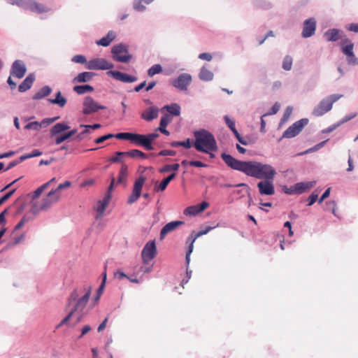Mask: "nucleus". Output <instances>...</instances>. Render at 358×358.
I'll return each instance as SVG.
<instances>
[{"label": "nucleus", "instance_id": "61", "mask_svg": "<svg viewBox=\"0 0 358 358\" xmlns=\"http://www.w3.org/2000/svg\"><path fill=\"white\" fill-rule=\"evenodd\" d=\"M68 138H69V137L67 133H66L60 136L57 137L55 139V143L57 145L61 144L62 142H64V141H66Z\"/></svg>", "mask_w": 358, "mask_h": 358}, {"label": "nucleus", "instance_id": "46", "mask_svg": "<svg viewBox=\"0 0 358 358\" xmlns=\"http://www.w3.org/2000/svg\"><path fill=\"white\" fill-rule=\"evenodd\" d=\"M180 168L179 164H167L165 165L161 170V173L164 172H169V171H178Z\"/></svg>", "mask_w": 358, "mask_h": 358}, {"label": "nucleus", "instance_id": "52", "mask_svg": "<svg viewBox=\"0 0 358 358\" xmlns=\"http://www.w3.org/2000/svg\"><path fill=\"white\" fill-rule=\"evenodd\" d=\"M113 137L115 138V135L108 134H106V135H104V136L97 138L96 139H95L94 142L97 144L102 143L105 141L110 139Z\"/></svg>", "mask_w": 358, "mask_h": 358}, {"label": "nucleus", "instance_id": "25", "mask_svg": "<svg viewBox=\"0 0 358 358\" xmlns=\"http://www.w3.org/2000/svg\"><path fill=\"white\" fill-rule=\"evenodd\" d=\"M315 183V181L298 182L294 185V191L296 193L301 194L314 187Z\"/></svg>", "mask_w": 358, "mask_h": 358}, {"label": "nucleus", "instance_id": "11", "mask_svg": "<svg viewBox=\"0 0 358 358\" xmlns=\"http://www.w3.org/2000/svg\"><path fill=\"white\" fill-rule=\"evenodd\" d=\"M157 255V248L155 241H149L144 246L141 257L145 264H148Z\"/></svg>", "mask_w": 358, "mask_h": 358}, {"label": "nucleus", "instance_id": "40", "mask_svg": "<svg viewBox=\"0 0 358 358\" xmlns=\"http://www.w3.org/2000/svg\"><path fill=\"white\" fill-rule=\"evenodd\" d=\"M163 71L162 66L160 64H155L150 67L148 71V75L150 77L154 76L155 74L162 73Z\"/></svg>", "mask_w": 358, "mask_h": 358}, {"label": "nucleus", "instance_id": "55", "mask_svg": "<svg viewBox=\"0 0 358 358\" xmlns=\"http://www.w3.org/2000/svg\"><path fill=\"white\" fill-rule=\"evenodd\" d=\"M15 190H16V189H13L10 190V192H8V193H6L3 196L0 198V206L1 204H3L4 202H6L8 199H10L12 196V195L14 194Z\"/></svg>", "mask_w": 358, "mask_h": 358}, {"label": "nucleus", "instance_id": "62", "mask_svg": "<svg viewBox=\"0 0 358 358\" xmlns=\"http://www.w3.org/2000/svg\"><path fill=\"white\" fill-rule=\"evenodd\" d=\"M346 29L348 31H352V32H355V33H358V24H357V23L349 24L346 27Z\"/></svg>", "mask_w": 358, "mask_h": 358}, {"label": "nucleus", "instance_id": "22", "mask_svg": "<svg viewBox=\"0 0 358 358\" xmlns=\"http://www.w3.org/2000/svg\"><path fill=\"white\" fill-rule=\"evenodd\" d=\"M159 110L157 107L151 106L147 108L142 114L141 118L146 121H152L158 116Z\"/></svg>", "mask_w": 358, "mask_h": 358}, {"label": "nucleus", "instance_id": "2", "mask_svg": "<svg viewBox=\"0 0 358 358\" xmlns=\"http://www.w3.org/2000/svg\"><path fill=\"white\" fill-rule=\"evenodd\" d=\"M90 295V287L85 288V294L80 298V291L78 289H75L71 293L67 303L68 306H70L72 303L74 302L75 304L73 308L71 309L68 315L65 317L59 324H57V328H60L63 325L66 324L69 320L73 317V315H76L77 317L76 323L79 322L83 316V310L85 309L89 301Z\"/></svg>", "mask_w": 358, "mask_h": 358}, {"label": "nucleus", "instance_id": "21", "mask_svg": "<svg viewBox=\"0 0 358 358\" xmlns=\"http://www.w3.org/2000/svg\"><path fill=\"white\" fill-rule=\"evenodd\" d=\"M324 36L328 41H337L340 38H343V31L338 29H331L324 33Z\"/></svg>", "mask_w": 358, "mask_h": 358}, {"label": "nucleus", "instance_id": "45", "mask_svg": "<svg viewBox=\"0 0 358 358\" xmlns=\"http://www.w3.org/2000/svg\"><path fill=\"white\" fill-rule=\"evenodd\" d=\"M41 127H42V124L37 121L31 122L24 126V129H27V130L32 129V130L38 131Z\"/></svg>", "mask_w": 358, "mask_h": 358}, {"label": "nucleus", "instance_id": "17", "mask_svg": "<svg viewBox=\"0 0 358 358\" xmlns=\"http://www.w3.org/2000/svg\"><path fill=\"white\" fill-rule=\"evenodd\" d=\"M107 74L113 77L114 79L125 83H134L138 80L136 76H130L117 71H109Z\"/></svg>", "mask_w": 358, "mask_h": 358}, {"label": "nucleus", "instance_id": "53", "mask_svg": "<svg viewBox=\"0 0 358 358\" xmlns=\"http://www.w3.org/2000/svg\"><path fill=\"white\" fill-rule=\"evenodd\" d=\"M72 62L75 63H79V64H85L87 62L86 60V58L81 55H77L73 57Z\"/></svg>", "mask_w": 358, "mask_h": 358}, {"label": "nucleus", "instance_id": "31", "mask_svg": "<svg viewBox=\"0 0 358 358\" xmlns=\"http://www.w3.org/2000/svg\"><path fill=\"white\" fill-rule=\"evenodd\" d=\"M48 101L51 103L58 105L59 107L63 108L66 104V99L62 95V92L59 91L57 92L55 99H49Z\"/></svg>", "mask_w": 358, "mask_h": 358}, {"label": "nucleus", "instance_id": "23", "mask_svg": "<svg viewBox=\"0 0 358 358\" xmlns=\"http://www.w3.org/2000/svg\"><path fill=\"white\" fill-rule=\"evenodd\" d=\"M29 10L38 14H42L48 12L50 8L44 4L38 3L34 0H31Z\"/></svg>", "mask_w": 358, "mask_h": 358}, {"label": "nucleus", "instance_id": "63", "mask_svg": "<svg viewBox=\"0 0 358 358\" xmlns=\"http://www.w3.org/2000/svg\"><path fill=\"white\" fill-rule=\"evenodd\" d=\"M189 164L192 166L195 167H206L207 165L200 161H191L189 162Z\"/></svg>", "mask_w": 358, "mask_h": 358}, {"label": "nucleus", "instance_id": "34", "mask_svg": "<svg viewBox=\"0 0 358 358\" xmlns=\"http://www.w3.org/2000/svg\"><path fill=\"white\" fill-rule=\"evenodd\" d=\"M52 92V89L49 86L43 87L33 96L34 99L38 100L48 96Z\"/></svg>", "mask_w": 358, "mask_h": 358}, {"label": "nucleus", "instance_id": "54", "mask_svg": "<svg viewBox=\"0 0 358 358\" xmlns=\"http://www.w3.org/2000/svg\"><path fill=\"white\" fill-rule=\"evenodd\" d=\"M143 0H136L134 3V9L138 12L143 11L145 9V7L143 5Z\"/></svg>", "mask_w": 358, "mask_h": 358}, {"label": "nucleus", "instance_id": "14", "mask_svg": "<svg viewBox=\"0 0 358 358\" xmlns=\"http://www.w3.org/2000/svg\"><path fill=\"white\" fill-rule=\"evenodd\" d=\"M191 82L192 76L188 73H184L179 75L175 80H173L171 84L173 87L180 90L186 91Z\"/></svg>", "mask_w": 358, "mask_h": 358}, {"label": "nucleus", "instance_id": "27", "mask_svg": "<svg viewBox=\"0 0 358 358\" xmlns=\"http://www.w3.org/2000/svg\"><path fill=\"white\" fill-rule=\"evenodd\" d=\"M95 76V73L90 71H85L83 73H80L78 74L76 77H75L73 80V82L75 83H86L90 81L92 78Z\"/></svg>", "mask_w": 358, "mask_h": 358}, {"label": "nucleus", "instance_id": "37", "mask_svg": "<svg viewBox=\"0 0 358 358\" xmlns=\"http://www.w3.org/2000/svg\"><path fill=\"white\" fill-rule=\"evenodd\" d=\"M199 76L201 80L210 81L213 78V73L206 67H202Z\"/></svg>", "mask_w": 358, "mask_h": 358}, {"label": "nucleus", "instance_id": "9", "mask_svg": "<svg viewBox=\"0 0 358 358\" xmlns=\"http://www.w3.org/2000/svg\"><path fill=\"white\" fill-rule=\"evenodd\" d=\"M88 70H108L113 68V64L103 58H95L86 63Z\"/></svg>", "mask_w": 358, "mask_h": 358}, {"label": "nucleus", "instance_id": "26", "mask_svg": "<svg viewBox=\"0 0 358 358\" xmlns=\"http://www.w3.org/2000/svg\"><path fill=\"white\" fill-rule=\"evenodd\" d=\"M111 199V194L110 193H107L103 199L101 200V201H99L98 202V204H97V207H96V211L98 213V215L99 216H101L106 208H107L108 203H109V201Z\"/></svg>", "mask_w": 358, "mask_h": 358}, {"label": "nucleus", "instance_id": "48", "mask_svg": "<svg viewBox=\"0 0 358 358\" xmlns=\"http://www.w3.org/2000/svg\"><path fill=\"white\" fill-rule=\"evenodd\" d=\"M224 120L225 122V124L228 126V127L232 131L236 130L235 124V120L234 119L230 118L228 115H225L224 117Z\"/></svg>", "mask_w": 358, "mask_h": 358}, {"label": "nucleus", "instance_id": "8", "mask_svg": "<svg viewBox=\"0 0 358 358\" xmlns=\"http://www.w3.org/2000/svg\"><path fill=\"white\" fill-rule=\"evenodd\" d=\"M111 52L113 59L119 62L127 63L131 58V55L129 54L127 48L122 44L114 45Z\"/></svg>", "mask_w": 358, "mask_h": 358}, {"label": "nucleus", "instance_id": "51", "mask_svg": "<svg viewBox=\"0 0 358 358\" xmlns=\"http://www.w3.org/2000/svg\"><path fill=\"white\" fill-rule=\"evenodd\" d=\"M48 187V184H43L38 187L34 192L33 199H36Z\"/></svg>", "mask_w": 358, "mask_h": 358}, {"label": "nucleus", "instance_id": "50", "mask_svg": "<svg viewBox=\"0 0 358 358\" xmlns=\"http://www.w3.org/2000/svg\"><path fill=\"white\" fill-rule=\"evenodd\" d=\"M125 152H116L115 153V156L111 157L108 161L111 163H119L122 162V159L124 157H127L126 155H118L119 153H124Z\"/></svg>", "mask_w": 358, "mask_h": 358}, {"label": "nucleus", "instance_id": "38", "mask_svg": "<svg viewBox=\"0 0 358 358\" xmlns=\"http://www.w3.org/2000/svg\"><path fill=\"white\" fill-rule=\"evenodd\" d=\"M10 3L25 10H29L31 0H10Z\"/></svg>", "mask_w": 358, "mask_h": 358}, {"label": "nucleus", "instance_id": "12", "mask_svg": "<svg viewBox=\"0 0 358 358\" xmlns=\"http://www.w3.org/2000/svg\"><path fill=\"white\" fill-rule=\"evenodd\" d=\"M145 178L144 176H140L138 179L136 180L134 185L132 193L129 196L127 200L128 203H134L139 199L141 194L142 188L145 183Z\"/></svg>", "mask_w": 358, "mask_h": 358}, {"label": "nucleus", "instance_id": "58", "mask_svg": "<svg viewBox=\"0 0 358 358\" xmlns=\"http://www.w3.org/2000/svg\"><path fill=\"white\" fill-rule=\"evenodd\" d=\"M58 119H59V117H52V118H45V119L43 120L41 122V123L42 124V127H46V126L50 124L51 123L54 122L55 121H56Z\"/></svg>", "mask_w": 358, "mask_h": 358}, {"label": "nucleus", "instance_id": "47", "mask_svg": "<svg viewBox=\"0 0 358 358\" xmlns=\"http://www.w3.org/2000/svg\"><path fill=\"white\" fill-rule=\"evenodd\" d=\"M145 136H146L147 141H148V145H149L148 150H153V147L152 145V142L159 137V134L155 132V133H150V134H146Z\"/></svg>", "mask_w": 358, "mask_h": 358}, {"label": "nucleus", "instance_id": "4", "mask_svg": "<svg viewBox=\"0 0 358 358\" xmlns=\"http://www.w3.org/2000/svg\"><path fill=\"white\" fill-rule=\"evenodd\" d=\"M343 96L342 94H331L324 99L314 108L312 115L320 117L330 111L333 104Z\"/></svg>", "mask_w": 358, "mask_h": 358}, {"label": "nucleus", "instance_id": "36", "mask_svg": "<svg viewBox=\"0 0 358 358\" xmlns=\"http://www.w3.org/2000/svg\"><path fill=\"white\" fill-rule=\"evenodd\" d=\"M73 91L78 94H84L87 92H93L94 87L89 85H76L73 87Z\"/></svg>", "mask_w": 358, "mask_h": 358}, {"label": "nucleus", "instance_id": "20", "mask_svg": "<svg viewBox=\"0 0 358 358\" xmlns=\"http://www.w3.org/2000/svg\"><path fill=\"white\" fill-rule=\"evenodd\" d=\"M182 224H184V222L182 221H173L167 223L161 230L160 238H164L167 234L174 231L179 226H181Z\"/></svg>", "mask_w": 358, "mask_h": 358}, {"label": "nucleus", "instance_id": "35", "mask_svg": "<svg viewBox=\"0 0 358 358\" xmlns=\"http://www.w3.org/2000/svg\"><path fill=\"white\" fill-rule=\"evenodd\" d=\"M128 176V166L122 163L119 171L117 183H124L127 180Z\"/></svg>", "mask_w": 358, "mask_h": 358}, {"label": "nucleus", "instance_id": "7", "mask_svg": "<svg viewBox=\"0 0 358 358\" xmlns=\"http://www.w3.org/2000/svg\"><path fill=\"white\" fill-rule=\"evenodd\" d=\"M340 45L342 52L347 57L348 63L351 65H358V59L353 52L354 43L351 40L345 38L341 41Z\"/></svg>", "mask_w": 358, "mask_h": 358}, {"label": "nucleus", "instance_id": "59", "mask_svg": "<svg viewBox=\"0 0 358 358\" xmlns=\"http://www.w3.org/2000/svg\"><path fill=\"white\" fill-rule=\"evenodd\" d=\"M318 198V194L315 193V192H313L310 196L308 197V206H312L317 199Z\"/></svg>", "mask_w": 358, "mask_h": 358}, {"label": "nucleus", "instance_id": "29", "mask_svg": "<svg viewBox=\"0 0 358 358\" xmlns=\"http://www.w3.org/2000/svg\"><path fill=\"white\" fill-rule=\"evenodd\" d=\"M115 33L113 31H110L106 36L96 41V44L103 47H107L115 38Z\"/></svg>", "mask_w": 358, "mask_h": 358}, {"label": "nucleus", "instance_id": "56", "mask_svg": "<svg viewBox=\"0 0 358 358\" xmlns=\"http://www.w3.org/2000/svg\"><path fill=\"white\" fill-rule=\"evenodd\" d=\"M327 141V140L326 141H324L317 145H315L314 147L310 148L309 150H306L304 153H308V152H315V151H317L318 150H320V148H322L324 144L326 143V142Z\"/></svg>", "mask_w": 358, "mask_h": 358}, {"label": "nucleus", "instance_id": "5", "mask_svg": "<svg viewBox=\"0 0 358 358\" xmlns=\"http://www.w3.org/2000/svg\"><path fill=\"white\" fill-rule=\"evenodd\" d=\"M61 197V194H57L55 191L51 190L41 201L36 202L31 207V211L38 214L41 211L48 210L54 203H57Z\"/></svg>", "mask_w": 358, "mask_h": 358}, {"label": "nucleus", "instance_id": "49", "mask_svg": "<svg viewBox=\"0 0 358 358\" xmlns=\"http://www.w3.org/2000/svg\"><path fill=\"white\" fill-rule=\"evenodd\" d=\"M71 186V182L69 181H65L64 183L59 184L57 187L55 189H52V191H55L57 194H60V191L64 189L69 188Z\"/></svg>", "mask_w": 358, "mask_h": 358}, {"label": "nucleus", "instance_id": "41", "mask_svg": "<svg viewBox=\"0 0 358 358\" xmlns=\"http://www.w3.org/2000/svg\"><path fill=\"white\" fill-rule=\"evenodd\" d=\"M171 147L176 148L179 146H182L187 149L191 148L192 145L189 138L184 141H173L170 143Z\"/></svg>", "mask_w": 358, "mask_h": 358}, {"label": "nucleus", "instance_id": "32", "mask_svg": "<svg viewBox=\"0 0 358 358\" xmlns=\"http://www.w3.org/2000/svg\"><path fill=\"white\" fill-rule=\"evenodd\" d=\"M118 155H126L127 157H130L133 158H141V159H147L148 155L143 152L139 150H131L128 152H125L124 153H119Z\"/></svg>", "mask_w": 358, "mask_h": 358}, {"label": "nucleus", "instance_id": "6", "mask_svg": "<svg viewBox=\"0 0 358 358\" xmlns=\"http://www.w3.org/2000/svg\"><path fill=\"white\" fill-rule=\"evenodd\" d=\"M115 138L120 140H127L131 143L144 147L148 150V141H147L146 136L143 134H139L136 133L122 132L115 134Z\"/></svg>", "mask_w": 358, "mask_h": 358}, {"label": "nucleus", "instance_id": "60", "mask_svg": "<svg viewBox=\"0 0 358 358\" xmlns=\"http://www.w3.org/2000/svg\"><path fill=\"white\" fill-rule=\"evenodd\" d=\"M28 221L29 219L26 216H24L18 222V224L15 227V230H18L22 228Z\"/></svg>", "mask_w": 358, "mask_h": 358}, {"label": "nucleus", "instance_id": "24", "mask_svg": "<svg viewBox=\"0 0 358 358\" xmlns=\"http://www.w3.org/2000/svg\"><path fill=\"white\" fill-rule=\"evenodd\" d=\"M34 80L35 76L33 74L28 75L27 78L22 81V83L19 85V92H24L29 90L31 87Z\"/></svg>", "mask_w": 358, "mask_h": 358}, {"label": "nucleus", "instance_id": "13", "mask_svg": "<svg viewBox=\"0 0 358 358\" xmlns=\"http://www.w3.org/2000/svg\"><path fill=\"white\" fill-rule=\"evenodd\" d=\"M106 107L99 104L91 96H87L83 101V113L85 115H89L95 113L100 109H105Z\"/></svg>", "mask_w": 358, "mask_h": 358}, {"label": "nucleus", "instance_id": "16", "mask_svg": "<svg viewBox=\"0 0 358 358\" xmlns=\"http://www.w3.org/2000/svg\"><path fill=\"white\" fill-rule=\"evenodd\" d=\"M26 71L27 68L24 62L21 60H16L13 62L12 65L10 76L16 78L20 79L24 76Z\"/></svg>", "mask_w": 358, "mask_h": 358}, {"label": "nucleus", "instance_id": "44", "mask_svg": "<svg viewBox=\"0 0 358 358\" xmlns=\"http://www.w3.org/2000/svg\"><path fill=\"white\" fill-rule=\"evenodd\" d=\"M292 66V57L287 55L285 57L282 62V69L285 71L291 70Z\"/></svg>", "mask_w": 358, "mask_h": 358}, {"label": "nucleus", "instance_id": "39", "mask_svg": "<svg viewBox=\"0 0 358 358\" xmlns=\"http://www.w3.org/2000/svg\"><path fill=\"white\" fill-rule=\"evenodd\" d=\"M164 108L171 115L178 116L180 113V107L177 103H173L171 106H166Z\"/></svg>", "mask_w": 358, "mask_h": 358}, {"label": "nucleus", "instance_id": "15", "mask_svg": "<svg viewBox=\"0 0 358 358\" xmlns=\"http://www.w3.org/2000/svg\"><path fill=\"white\" fill-rule=\"evenodd\" d=\"M217 226H218V224H217ZM215 227H216V226L206 227L204 229L201 230L195 235H194V232L191 234L190 236L188 238V240H187L188 241L190 242V244H189V248H188V251L187 252V255H186V260H187V263L189 261V255L192 252L193 248H194L193 244H194V241H196V239L203 235L208 234L210 230L215 229Z\"/></svg>", "mask_w": 358, "mask_h": 358}, {"label": "nucleus", "instance_id": "43", "mask_svg": "<svg viewBox=\"0 0 358 358\" xmlns=\"http://www.w3.org/2000/svg\"><path fill=\"white\" fill-rule=\"evenodd\" d=\"M199 213H200V211H199V208L196 205L189 206L184 210L185 215H196Z\"/></svg>", "mask_w": 358, "mask_h": 358}, {"label": "nucleus", "instance_id": "42", "mask_svg": "<svg viewBox=\"0 0 358 358\" xmlns=\"http://www.w3.org/2000/svg\"><path fill=\"white\" fill-rule=\"evenodd\" d=\"M42 155V152L38 150H34L31 152L22 155L20 157V162H23L25 159H30L35 157H38Z\"/></svg>", "mask_w": 358, "mask_h": 358}, {"label": "nucleus", "instance_id": "18", "mask_svg": "<svg viewBox=\"0 0 358 358\" xmlns=\"http://www.w3.org/2000/svg\"><path fill=\"white\" fill-rule=\"evenodd\" d=\"M316 29V21L314 18L306 20L303 22L302 36L308 38L314 35Z\"/></svg>", "mask_w": 358, "mask_h": 358}, {"label": "nucleus", "instance_id": "19", "mask_svg": "<svg viewBox=\"0 0 358 358\" xmlns=\"http://www.w3.org/2000/svg\"><path fill=\"white\" fill-rule=\"evenodd\" d=\"M273 180H265L257 184L259 193L262 195H273L275 193L274 186L272 183Z\"/></svg>", "mask_w": 358, "mask_h": 358}, {"label": "nucleus", "instance_id": "10", "mask_svg": "<svg viewBox=\"0 0 358 358\" xmlns=\"http://www.w3.org/2000/svg\"><path fill=\"white\" fill-rule=\"evenodd\" d=\"M308 120L306 118L301 119L295 122L293 124L289 127L283 133L284 138H293L298 135L303 129V128L308 124Z\"/></svg>", "mask_w": 358, "mask_h": 358}, {"label": "nucleus", "instance_id": "3", "mask_svg": "<svg viewBox=\"0 0 358 358\" xmlns=\"http://www.w3.org/2000/svg\"><path fill=\"white\" fill-rule=\"evenodd\" d=\"M195 141L194 146L199 152L210 154V157H214L211 152L217 150V145L214 136L207 130L201 129L194 132Z\"/></svg>", "mask_w": 358, "mask_h": 358}, {"label": "nucleus", "instance_id": "57", "mask_svg": "<svg viewBox=\"0 0 358 358\" xmlns=\"http://www.w3.org/2000/svg\"><path fill=\"white\" fill-rule=\"evenodd\" d=\"M176 152L171 150H161L159 153V156H175Z\"/></svg>", "mask_w": 358, "mask_h": 358}, {"label": "nucleus", "instance_id": "30", "mask_svg": "<svg viewBox=\"0 0 358 358\" xmlns=\"http://www.w3.org/2000/svg\"><path fill=\"white\" fill-rule=\"evenodd\" d=\"M176 176V173H173L164 178L158 185L156 184L155 190L156 192H163L166 189L169 183L173 180Z\"/></svg>", "mask_w": 358, "mask_h": 358}, {"label": "nucleus", "instance_id": "28", "mask_svg": "<svg viewBox=\"0 0 358 358\" xmlns=\"http://www.w3.org/2000/svg\"><path fill=\"white\" fill-rule=\"evenodd\" d=\"M171 117L168 115H165L163 117H162L159 127L157 129H156V131H159L162 134L169 136L170 134V132L168 130H166V127L171 122Z\"/></svg>", "mask_w": 358, "mask_h": 358}, {"label": "nucleus", "instance_id": "64", "mask_svg": "<svg viewBox=\"0 0 358 358\" xmlns=\"http://www.w3.org/2000/svg\"><path fill=\"white\" fill-rule=\"evenodd\" d=\"M199 58L200 59H203V60H206V61H210L212 59V55L210 54V53H207V52H203V53H201L199 55Z\"/></svg>", "mask_w": 358, "mask_h": 358}, {"label": "nucleus", "instance_id": "1", "mask_svg": "<svg viewBox=\"0 0 358 358\" xmlns=\"http://www.w3.org/2000/svg\"><path fill=\"white\" fill-rule=\"evenodd\" d=\"M221 158L231 169L241 171L250 177L273 180L276 174L275 169L270 164L256 161H240L226 153H222Z\"/></svg>", "mask_w": 358, "mask_h": 358}, {"label": "nucleus", "instance_id": "33", "mask_svg": "<svg viewBox=\"0 0 358 358\" xmlns=\"http://www.w3.org/2000/svg\"><path fill=\"white\" fill-rule=\"evenodd\" d=\"M70 127L66 124L63 122L57 123L55 124L50 129V133L52 136H55L59 134L67 129Z\"/></svg>", "mask_w": 358, "mask_h": 358}]
</instances>
